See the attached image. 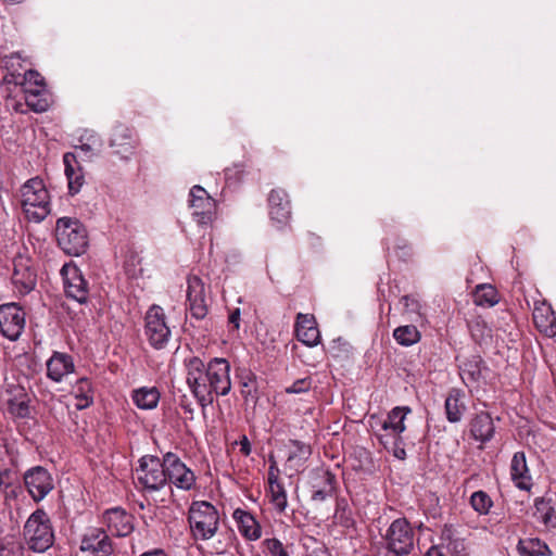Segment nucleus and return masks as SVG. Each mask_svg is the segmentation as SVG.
I'll use <instances>...</instances> for the list:
<instances>
[{"label": "nucleus", "mask_w": 556, "mask_h": 556, "mask_svg": "<svg viewBox=\"0 0 556 556\" xmlns=\"http://www.w3.org/2000/svg\"><path fill=\"white\" fill-rule=\"evenodd\" d=\"M412 413L408 406H396L386 417L371 415L368 426L378 442L397 459H405L403 432L406 430L405 419Z\"/></svg>", "instance_id": "f257e3e1"}, {"label": "nucleus", "mask_w": 556, "mask_h": 556, "mask_svg": "<svg viewBox=\"0 0 556 556\" xmlns=\"http://www.w3.org/2000/svg\"><path fill=\"white\" fill-rule=\"evenodd\" d=\"M11 76L14 87L7 99V106L18 114L35 112V70L14 71Z\"/></svg>", "instance_id": "f03ea898"}, {"label": "nucleus", "mask_w": 556, "mask_h": 556, "mask_svg": "<svg viewBox=\"0 0 556 556\" xmlns=\"http://www.w3.org/2000/svg\"><path fill=\"white\" fill-rule=\"evenodd\" d=\"M55 237L59 247L68 255L79 256L88 248L87 229L76 218H60L56 222Z\"/></svg>", "instance_id": "7ed1b4c3"}, {"label": "nucleus", "mask_w": 556, "mask_h": 556, "mask_svg": "<svg viewBox=\"0 0 556 556\" xmlns=\"http://www.w3.org/2000/svg\"><path fill=\"white\" fill-rule=\"evenodd\" d=\"M188 520L195 540L213 538L219 527V514L215 506L206 501H198L191 504Z\"/></svg>", "instance_id": "20e7f679"}, {"label": "nucleus", "mask_w": 556, "mask_h": 556, "mask_svg": "<svg viewBox=\"0 0 556 556\" xmlns=\"http://www.w3.org/2000/svg\"><path fill=\"white\" fill-rule=\"evenodd\" d=\"M186 380L189 389L202 407L213 403L210 395L208 376L206 365L199 357H191L186 361Z\"/></svg>", "instance_id": "39448f33"}, {"label": "nucleus", "mask_w": 556, "mask_h": 556, "mask_svg": "<svg viewBox=\"0 0 556 556\" xmlns=\"http://www.w3.org/2000/svg\"><path fill=\"white\" fill-rule=\"evenodd\" d=\"M144 336L156 350L165 348L170 338V329L166 321L164 309L160 305H152L144 316Z\"/></svg>", "instance_id": "423d86ee"}, {"label": "nucleus", "mask_w": 556, "mask_h": 556, "mask_svg": "<svg viewBox=\"0 0 556 556\" xmlns=\"http://www.w3.org/2000/svg\"><path fill=\"white\" fill-rule=\"evenodd\" d=\"M138 483L147 491H157L166 484L164 458L146 455L135 471Z\"/></svg>", "instance_id": "0eeeda50"}, {"label": "nucleus", "mask_w": 556, "mask_h": 556, "mask_svg": "<svg viewBox=\"0 0 556 556\" xmlns=\"http://www.w3.org/2000/svg\"><path fill=\"white\" fill-rule=\"evenodd\" d=\"M388 549L395 556L408 555L414 548V532L405 518L394 520L386 534Z\"/></svg>", "instance_id": "6e6552de"}, {"label": "nucleus", "mask_w": 556, "mask_h": 556, "mask_svg": "<svg viewBox=\"0 0 556 556\" xmlns=\"http://www.w3.org/2000/svg\"><path fill=\"white\" fill-rule=\"evenodd\" d=\"M60 274L66 296L80 304L86 303L89 295V283L84 278L81 270L73 262H70L63 265Z\"/></svg>", "instance_id": "1a4fd4ad"}, {"label": "nucleus", "mask_w": 556, "mask_h": 556, "mask_svg": "<svg viewBox=\"0 0 556 556\" xmlns=\"http://www.w3.org/2000/svg\"><path fill=\"white\" fill-rule=\"evenodd\" d=\"M164 467L166 483L170 482L176 488L188 491L195 484V476L181 459L174 453H166L164 455Z\"/></svg>", "instance_id": "9d476101"}, {"label": "nucleus", "mask_w": 556, "mask_h": 556, "mask_svg": "<svg viewBox=\"0 0 556 556\" xmlns=\"http://www.w3.org/2000/svg\"><path fill=\"white\" fill-rule=\"evenodd\" d=\"M210 395L225 396L230 392V364L225 358H213L207 365Z\"/></svg>", "instance_id": "9b49d317"}, {"label": "nucleus", "mask_w": 556, "mask_h": 556, "mask_svg": "<svg viewBox=\"0 0 556 556\" xmlns=\"http://www.w3.org/2000/svg\"><path fill=\"white\" fill-rule=\"evenodd\" d=\"M25 326V313L15 303L0 306V331L11 341L21 336Z\"/></svg>", "instance_id": "f8f14e48"}, {"label": "nucleus", "mask_w": 556, "mask_h": 556, "mask_svg": "<svg viewBox=\"0 0 556 556\" xmlns=\"http://www.w3.org/2000/svg\"><path fill=\"white\" fill-rule=\"evenodd\" d=\"M190 207L199 225L212 223L215 214V201L201 186H193L190 190Z\"/></svg>", "instance_id": "ddd939ff"}, {"label": "nucleus", "mask_w": 556, "mask_h": 556, "mask_svg": "<svg viewBox=\"0 0 556 556\" xmlns=\"http://www.w3.org/2000/svg\"><path fill=\"white\" fill-rule=\"evenodd\" d=\"M188 309L195 319H203L207 314L204 282L198 276L187 278Z\"/></svg>", "instance_id": "4468645a"}, {"label": "nucleus", "mask_w": 556, "mask_h": 556, "mask_svg": "<svg viewBox=\"0 0 556 556\" xmlns=\"http://www.w3.org/2000/svg\"><path fill=\"white\" fill-rule=\"evenodd\" d=\"M137 144V138L132 129L125 125L114 127L110 138V147L122 160L128 161L135 154Z\"/></svg>", "instance_id": "2eb2a0df"}, {"label": "nucleus", "mask_w": 556, "mask_h": 556, "mask_svg": "<svg viewBox=\"0 0 556 556\" xmlns=\"http://www.w3.org/2000/svg\"><path fill=\"white\" fill-rule=\"evenodd\" d=\"M29 397L24 395L22 399L14 397L9 401V412L14 417L20 433L29 442L34 439V432L30 421Z\"/></svg>", "instance_id": "dca6fc26"}, {"label": "nucleus", "mask_w": 556, "mask_h": 556, "mask_svg": "<svg viewBox=\"0 0 556 556\" xmlns=\"http://www.w3.org/2000/svg\"><path fill=\"white\" fill-rule=\"evenodd\" d=\"M81 552L110 556L114 553L112 541L102 528H89L81 539Z\"/></svg>", "instance_id": "f3484780"}, {"label": "nucleus", "mask_w": 556, "mask_h": 556, "mask_svg": "<svg viewBox=\"0 0 556 556\" xmlns=\"http://www.w3.org/2000/svg\"><path fill=\"white\" fill-rule=\"evenodd\" d=\"M108 530L116 536H127L134 531V517L126 510L114 507L103 514Z\"/></svg>", "instance_id": "a211bd4d"}, {"label": "nucleus", "mask_w": 556, "mask_h": 556, "mask_svg": "<svg viewBox=\"0 0 556 556\" xmlns=\"http://www.w3.org/2000/svg\"><path fill=\"white\" fill-rule=\"evenodd\" d=\"M294 330L298 340L307 346H316L320 341V333L316 319L312 314L299 313Z\"/></svg>", "instance_id": "6ab92c4d"}, {"label": "nucleus", "mask_w": 556, "mask_h": 556, "mask_svg": "<svg viewBox=\"0 0 556 556\" xmlns=\"http://www.w3.org/2000/svg\"><path fill=\"white\" fill-rule=\"evenodd\" d=\"M471 437L480 443L490 442L495 433V426L492 416L486 412H479L473 415L469 422Z\"/></svg>", "instance_id": "aec40b11"}, {"label": "nucleus", "mask_w": 556, "mask_h": 556, "mask_svg": "<svg viewBox=\"0 0 556 556\" xmlns=\"http://www.w3.org/2000/svg\"><path fill=\"white\" fill-rule=\"evenodd\" d=\"M269 215L273 220L286 224L291 216L288 194L282 189H274L268 197Z\"/></svg>", "instance_id": "412c9836"}, {"label": "nucleus", "mask_w": 556, "mask_h": 556, "mask_svg": "<svg viewBox=\"0 0 556 556\" xmlns=\"http://www.w3.org/2000/svg\"><path fill=\"white\" fill-rule=\"evenodd\" d=\"M77 157V153L74 152H67L63 155L64 172L72 195L78 193L85 182L83 169Z\"/></svg>", "instance_id": "4be33fe9"}, {"label": "nucleus", "mask_w": 556, "mask_h": 556, "mask_svg": "<svg viewBox=\"0 0 556 556\" xmlns=\"http://www.w3.org/2000/svg\"><path fill=\"white\" fill-rule=\"evenodd\" d=\"M13 281L21 285L25 290L35 289V267L31 258L18 255L14 260Z\"/></svg>", "instance_id": "5701e85b"}, {"label": "nucleus", "mask_w": 556, "mask_h": 556, "mask_svg": "<svg viewBox=\"0 0 556 556\" xmlns=\"http://www.w3.org/2000/svg\"><path fill=\"white\" fill-rule=\"evenodd\" d=\"M510 477L515 485L523 491L532 488V478L523 452H516L510 462Z\"/></svg>", "instance_id": "b1692460"}, {"label": "nucleus", "mask_w": 556, "mask_h": 556, "mask_svg": "<svg viewBox=\"0 0 556 556\" xmlns=\"http://www.w3.org/2000/svg\"><path fill=\"white\" fill-rule=\"evenodd\" d=\"M532 316L540 332L549 338L556 337V315L551 305L545 303L535 305Z\"/></svg>", "instance_id": "393cba45"}, {"label": "nucleus", "mask_w": 556, "mask_h": 556, "mask_svg": "<svg viewBox=\"0 0 556 556\" xmlns=\"http://www.w3.org/2000/svg\"><path fill=\"white\" fill-rule=\"evenodd\" d=\"M286 447L288 450L286 467L299 472L312 454L311 446L299 440H290Z\"/></svg>", "instance_id": "a878e982"}, {"label": "nucleus", "mask_w": 556, "mask_h": 556, "mask_svg": "<svg viewBox=\"0 0 556 556\" xmlns=\"http://www.w3.org/2000/svg\"><path fill=\"white\" fill-rule=\"evenodd\" d=\"M232 518L239 532L248 540H257L261 536V526L251 513L237 508Z\"/></svg>", "instance_id": "bb28decb"}, {"label": "nucleus", "mask_w": 556, "mask_h": 556, "mask_svg": "<svg viewBox=\"0 0 556 556\" xmlns=\"http://www.w3.org/2000/svg\"><path fill=\"white\" fill-rule=\"evenodd\" d=\"M465 393L460 389L453 388L448 391L445 399L444 408L446 419L456 424L459 422L466 412Z\"/></svg>", "instance_id": "cd10ccee"}, {"label": "nucleus", "mask_w": 556, "mask_h": 556, "mask_svg": "<svg viewBox=\"0 0 556 556\" xmlns=\"http://www.w3.org/2000/svg\"><path fill=\"white\" fill-rule=\"evenodd\" d=\"M54 541V533L47 514L37 508V554L46 552Z\"/></svg>", "instance_id": "c85d7f7f"}, {"label": "nucleus", "mask_w": 556, "mask_h": 556, "mask_svg": "<svg viewBox=\"0 0 556 556\" xmlns=\"http://www.w3.org/2000/svg\"><path fill=\"white\" fill-rule=\"evenodd\" d=\"M101 149L102 140L92 130H85L79 137V144L75 147L77 155L84 160H91L101 152Z\"/></svg>", "instance_id": "c756f323"}, {"label": "nucleus", "mask_w": 556, "mask_h": 556, "mask_svg": "<svg viewBox=\"0 0 556 556\" xmlns=\"http://www.w3.org/2000/svg\"><path fill=\"white\" fill-rule=\"evenodd\" d=\"M74 364L71 356L66 354L55 353L47 362L48 377L54 381H60L65 375L72 372Z\"/></svg>", "instance_id": "7c9ffc66"}, {"label": "nucleus", "mask_w": 556, "mask_h": 556, "mask_svg": "<svg viewBox=\"0 0 556 556\" xmlns=\"http://www.w3.org/2000/svg\"><path fill=\"white\" fill-rule=\"evenodd\" d=\"M534 517L547 529L556 528V507L552 498H536L534 503Z\"/></svg>", "instance_id": "2f4dec72"}, {"label": "nucleus", "mask_w": 556, "mask_h": 556, "mask_svg": "<svg viewBox=\"0 0 556 556\" xmlns=\"http://www.w3.org/2000/svg\"><path fill=\"white\" fill-rule=\"evenodd\" d=\"M18 203L25 219H35V178H29L20 189Z\"/></svg>", "instance_id": "473e14b6"}, {"label": "nucleus", "mask_w": 556, "mask_h": 556, "mask_svg": "<svg viewBox=\"0 0 556 556\" xmlns=\"http://www.w3.org/2000/svg\"><path fill=\"white\" fill-rule=\"evenodd\" d=\"M160 391L155 387H142L132 391L131 399L140 409H153L160 401Z\"/></svg>", "instance_id": "72a5a7b5"}, {"label": "nucleus", "mask_w": 556, "mask_h": 556, "mask_svg": "<svg viewBox=\"0 0 556 556\" xmlns=\"http://www.w3.org/2000/svg\"><path fill=\"white\" fill-rule=\"evenodd\" d=\"M500 302L497 290L488 283L478 285L473 292V303L478 306L492 307Z\"/></svg>", "instance_id": "f704fd0d"}, {"label": "nucleus", "mask_w": 556, "mask_h": 556, "mask_svg": "<svg viewBox=\"0 0 556 556\" xmlns=\"http://www.w3.org/2000/svg\"><path fill=\"white\" fill-rule=\"evenodd\" d=\"M518 552L522 556H549L551 551L547 544L538 538L519 540Z\"/></svg>", "instance_id": "c9c22d12"}, {"label": "nucleus", "mask_w": 556, "mask_h": 556, "mask_svg": "<svg viewBox=\"0 0 556 556\" xmlns=\"http://www.w3.org/2000/svg\"><path fill=\"white\" fill-rule=\"evenodd\" d=\"M76 397L75 407L84 409L93 402L91 382L87 378L79 379L73 388Z\"/></svg>", "instance_id": "e433bc0d"}, {"label": "nucleus", "mask_w": 556, "mask_h": 556, "mask_svg": "<svg viewBox=\"0 0 556 556\" xmlns=\"http://www.w3.org/2000/svg\"><path fill=\"white\" fill-rule=\"evenodd\" d=\"M393 338L402 346H412L421 339V333L414 325L399 326L393 330Z\"/></svg>", "instance_id": "4c0bfd02"}, {"label": "nucleus", "mask_w": 556, "mask_h": 556, "mask_svg": "<svg viewBox=\"0 0 556 556\" xmlns=\"http://www.w3.org/2000/svg\"><path fill=\"white\" fill-rule=\"evenodd\" d=\"M53 103V94L48 90L45 78L37 72V113L48 111Z\"/></svg>", "instance_id": "58836bf2"}, {"label": "nucleus", "mask_w": 556, "mask_h": 556, "mask_svg": "<svg viewBox=\"0 0 556 556\" xmlns=\"http://www.w3.org/2000/svg\"><path fill=\"white\" fill-rule=\"evenodd\" d=\"M54 488V481L51 473L37 466V502L41 501Z\"/></svg>", "instance_id": "ea45409f"}, {"label": "nucleus", "mask_w": 556, "mask_h": 556, "mask_svg": "<svg viewBox=\"0 0 556 556\" xmlns=\"http://www.w3.org/2000/svg\"><path fill=\"white\" fill-rule=\"evenodd\" d=\"M269 485L270 503L279 511L283 513L288 506L287 492L281 482H275Z\"/></svg>", "instance_id": "a19ab883"}, {"label": "nucleus", "mask_w": 556, "mask_h": 556, "mask_svg": "<svg viewBox=\"0 0 556 556\" xmlns=\"http://www.w3.org/2000/svg\"><path fill=\"white\" fill-rule=\"evenodd\" d=\"M334 521L342 527L351 528L354 525L352 511L345 498H338L336 503Z\"/></svg>", "instance_id": "79ce46f5"}, {"label": "nucleus", "mask_w": 556, "mask_h": 556, "mask_svg": "<svg viewBox=\"0 0 556 556\" xmlns=\"http://www.w3.org/2000/svg\"><path fill=\"white\" fill-rule=\"evenodd\" d=\"M471 507L480 515H486L493 505L491 497L484 491H476L470 496Z\"/></svg>", "instance_id": "37998d69"}, {"label": "nucleus", "mask_w": 556, "mask_h": 556, "mask_svg": "<svg viewBox=\"0 0 556 556\" xmlns=\"http://www.w3.org/2000/svg\"><path fill=\"white\" fill-rule=\"evenodd\" d=\"M40 184L37 180V223L50 213L48 190L43 186L39 188Z\"/></svg>", "instance_id": "c03bdc74"}, {"label": "nucleus", "mask_w": 556, "mask_h": 556, "mask_svg": "<svg viewBox=\"0 0 556 556\" xmlns=\"http://www.w3.org/2000/svg\"><path fill=\"white\" fill-rule=\"evenodd\" d=\"M240 383L242 387L241 393L245 401H255L256 392L254 387V376L251 372L247 374L244 377H241Z\"/></svg>", "instance_id": "a18cd8bd"}, {"label": "nucleus", "mask_w": 556, "mask_h": 556, "mask_svg": "<svg viewBox=\"0 0 556 556\" xmlns=\"http://www.w3.org/2000/svg\"><path fill=\"white\" fill-rule=\"evenodd\" d=\"M35 511L31 513L24 526V536L26 539L28 551L35 552Z\"/></svg>", "instance_id": "49530a36"}, {"label": "nucleus", "mask_w": 556, "mask_h": 556, "mask_svg": "<svg viewBox=\"0 0 556 556\" xmlns=\"http://www.w3.org/2000/svg\"><path fill=\"white\" fill-rule=\"evenodd\" d=\"M263 552L270 556H287L281 542L277 539H267L263 541Z\"/></svg>", "instance_id": "de8ad7c7"}, {"label": "nucleus", "mask_w": 556, "mask_h": 556, "mask_svg": "<svg viewBox=\"0 0 556 556\" xmlns=\"http://www.w3.org/2000/svg\"><path fill=\"white\" fill-rule=\"evenodd\" d=\"M401 302L403 303L406 313L416 314L418 316L420 315L421 305L417 299L410 295H404L401 299Z\"/></svg>", "instance_id": "09e8293b"}, {"label": "nucleus", "mask_w": 556, "mask_h": 556, "mask_svg": "<svg viewBox=\"0 0 556 556\" xmlns=\"http://www.w3.org/2000/svg\"><path fill=\"white\" fill-rule=\"evenodd\" d=\"M312 387V381L308 378H303L294 381L290 387L286 389L287 393H303L307 392Z\"/></svg>", "instance_id": "8fccbe9b"}, {"label": "nucleus", "mask_w": 556, "mask_h": 556, "mask_svg": "<svg viewBox=\"0 0 556 556\" xmlns=\"http://www.w3.org/2000/svg\"><path fill=\"white\" fill-rule=\"evenodd\" d=\"M325 476H326L327 482L330 485V489H329V491H326V490H317V491H315L313 493V495H312V500L313 501L324 502L331 494V491L333 489L332 483L334 481V476L332 473H330L329 471H327L325 473Z\"/></svg>", "instance_id": "3c124183"}, {"label": "nucleus", "mask_w": 556, "mask_h": 556, "mask_svg": "<svg viewBox=\"0 0 556 556\" xmlns=\"http://www.w3.org/2000/svg\"><path fill=\"white\" fill-rule=\"evenodd\" d=\"M24 481L30 496L35 500V492L33 489L35 486V467L26 470Z\"/></svg>", "instance_id": "603ef678"}, {"label": "nucleus", "mask_w": 556, "mask_h": 556, "mask_svg": "<svg viewBox=\"0 0 556 556\" xmlns=\"http://www.w3.org/2000/svg\"><path fill=\"white\" fill-rule=\"evenodd\" d=\"M270 465L268 468V484L280 482L279 481V468L277 466V463L273 457L269 458Z\"/></svg>", "instance_id": "864d4df0"}, {"label": "nucleus", "mask_w": 556, "mask_h": 556, "mask_svg": "<svg viewBox=\"0 0 556 556\" xmlns=\"http://www.w3.org/2000/svg\"><path fill=\"white\" fill-rule=\"evenodd\" d=\"M240 308H235L230 314H229V317H228V323L231 327L230 331H238L239 328H240Z\"/></svg>", "instance_id": "5fc2aeb1"}, {"label": "nucleus", "mask_w": 556, "mask_h": 556, "mask_svg": "<svg viewBox=\"0 0 556 556\" xmlns=\"http://www.w3.org/2000/svg\"><path fill=\"white\" fill-rule=\"evenodd\" d=\"M240 452L245 456L251 453V444L247 437H243L240 441Z\"/></svg>", "instance_id": "6e6d98bb"}, {"label": "nucleus", "mask_w": 556, "mask_h": 556, "mask_svg": "<svg viewBox=\"0 0 556 556\" xmlns=\"http://www.w3.org/2000/svg\"><path fill=\"white\" fill-rule=\"evenodd\" d=\"M162 552L160 549L148 551L142 553L140 556H159Z\"/></svg>", "instance_id": "4d7b16f0"}, {"label": "nucleus", "mask_w": 556, "mask_h": 556, "mask_svg": "<svg viewBox=\"0 0 556 556\" xmlns=\"http://www.w3.org/2000/svg\"><path fill=\"white\" fill-rule=\"evenodd\" d=\"M7 476V470H2L0 468V488L5 483L4 482V477Z\"/></svg>", "instance_id": "13d9d810"}, {"label": "nucleus", "mask_w": 556, "mask_h": 556, "mask_svg": "<svg viewBox=\"0 0 556 556\" xmlns=\"http://www.w3.org/2000/svg\"><path fill=\"white\" fill-rule=\"evenodd\" d=\"M469 374H470L471 378H472L473 380H476V379H477V377L479 376L480 371H479V369L476 367V369H475V370H472V371H470Z\"/></svg>", "instance_id": "bf43d9fd"}, {"label": "nucleus", "mask_w": 556, "mask_h": 556, "mask_svg": "<svg viewBox=\"0 0 556 556\" xmlns=\"http://www.w3.org/2000/svg\"><path fill=\"white\" fill-rule=\"evenodd\" d=\"M3 551V543L2 541L0 540V553Z\"/></svg>", "instance_id": "052dcab7"}, {"label": "nucleus", "mask_w": 556, "mask_h": 556, "mask_svg": "<svg viewBox=\"0 0 556 556\" xmlns=\"http://www.w3.org/2000/svg\"><path fill=\"white\" fill-rule=\"evenodd\" d=\"M430 553H431V548L426 553L425 556H430Z\"/></svg>", "instance_id": "680f3d73"}]
</instances>
